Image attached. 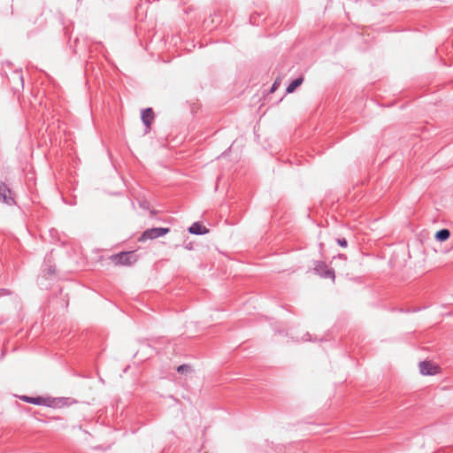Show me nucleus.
Here are the masks:
<instances>
[{
	"instance_id": "1",
	"label": "nucleus",
	"mask_w": 453,
	"mask_h": 453,
	"mask_svg": "<svg viewBox=\"0 0 453 453\" xmlns=\"http://www.w3.org/2000/svg\"><path fill=\"white\" fill-rule=\"evenodd\" d=\"M170 232V228L168 227H152L145 230L141 237L139 238L140 242H143L146 240H153L157 237L163 236Z\"/></svg>"
},
{
	"instance_id": "2",
	"label": "nucleus",
	"mask_w": 453,
	"mask_h": 453,
	"mask_svg": "<svg viewBox=\"0 0 453 453\" xmlns=\"http://www.w3.org/2000/svg\"><path fill=\"white\" fill-rule=\"evenodd\" d=\"M314 271L324 279H331L334 280L335 275L334 269L328 267L324 262H317Z\"/></svg>"
},
{
	"instance_id": "3",
	"label": "nucleus",
	"mask_w": 453,
	"mask_h": 453,
	"mask_svg": "<svg viewBox=\"0 0 453 453\" xmlns=\"http://www.w3.org/2000/svg\"><path fill=\"white\" fill-rule=\"evenodd\" d=\"M132 252H120L111 257L112 262L115 265H129L132 264Z\"/></svg>"
},
{
	"instance_id": "4",
	"label": "nucleus",
	"mask_w": 453,
	"mask_h": 453,
	"mask_svg": "<svg viewBox=\"0 0 453 453\" xmlns=\"http://www.w3.org/2000/svg\"><path fill=\"white\" fill-rule=\"evenodd\" d=\"M10 194L11 189L6 186L5 183L0 181V202L12 204L14 201L13 198L9 196Z\"/></svg>"
},
{
	"instance_id": "5",
	"label": "nucleus",
	"mask_w": 453,
	"mask_h": 453,
	"mask_svg": "<svg viewBox=\"0 0 453 453\" xmlns=\"http://www.w3.org/2000/svg\"><path fill=\"white\" fill-rule=\"evenodd\" d=\"M419 371L423 375H434L437 372V366L429 361H422L419 363Z\"/></svg>"
},
{
	"instance_id": "6",
	"label": "nucleus",
	"mask_w": 453,
	"mask_h": 453,
	"mask_svg": "<svg viewBox=\"0 0 453 453\" xmlns=\"http://www.w3.org/2000/svg\"><path fill=\"white\" fill-rule=\"evenodd\" d=\"M154 119V113L151 108H147L142 111V120L143 124L150 127Z\"/></svg>"
},
{
	"instance_id": "7",
	"label": "nucleus",
	"mask_w": 453,
	"mask_h": 453,
	"mask_svg": "<svg viewBox=\"0 0 453 453\" xmlns=\"http://www.w3.org/2000/svg\"><path fill=\"white\" fill-rule=\"evenodd\" d=\"M188 232L192 234H207L209 230L199 222H195L188 227Z\"/></svg>"
},
{
	"instance_id": "8",
	"label": "nucleus",
	"mask_w": 453,
	"mask_h": 453,
	"mask_svg": "<svg viewBox=\"0 0 453 453\" xmlns=\"http://www.w3.org/2000/svg\"><path fill=\"white\" fill-rule=\"evenodd\" d=\"M21 399L26 403L35 404V405H43V404H45V402H46L45 398L41 397V396L31 397V396L23 395L21 397Z\"/></svg>"
},
{
	"instance_id": "9",
	"label": "nucleus",
	"mask_w": 453,
	"mask_h": 453,
	"mask_svg": "<svg viewBox=\"0 0 453 453\" xmlns=\"http://www.w3.org/2000/svg\"><path fill=\"white\" fill-rule=\"evenodd\" d=\"M56 274V267L53 265H44V268L42 269V277L48 279L50 276H53Z\"/></svg>"
},
{
	"instance_id": "10",
	"label": "nucleus",
	"mask_w": 453,
	"mask_h": 453,
	"mask_svg": "<svg viewBox=\"0 0 453 453\" xmlns=\"http://www.w3.org/2000/svg\"><path fill=\"white\" fill-rule=\"evenodd\" d=\"M449 235H450L449 230L443 228V229L439 230L435 234V239L439 242H444L449 239Z\"/></svg>"
},
{
	"instance_id": "11",
	"label": "nucleus",
	"mask_w": 453,
	"mask_h": 453,
	"mask_svg": "<svg viewBox=\"0 0 453 453\" xmlns=\"http://www.w3.org/2000/svg\"><path fill=\"white\" fill-rule=\"evenodd\" d=\"M303 81V77H299L296 80H294L287 88L286 92L290 94L293 93L297 87H299Z\"/></svg>"
},
{
	"instance_id": "12",
	"label": "nucleus",
	"mask_w": 453,
	"mask_h": 453,
	"mask_svg": "<svg viewBox=\"0 0 453 453\" xmlns=\"http://www.w3.org/2000/svg\"><path fill=\"white\" fill-rule=\"evenodd\" d=\"M191 367L188 365H181L178 366L177 371L180 373L189 372Z\"/></svg>"
},
{
	"instance_id": "13",
	"label": "nucleus",
	"mask_w": 453,
	"mask_h": 453,
	"mask_svg": "<svg viewBox=\"0 0 453 453\" xmlns=\"http://www.w3.org/2000/svg\"><path fill=\"white\" fill-rule=\"evenodd\" d=\"M337 243L341 246V247H347L348 246V242L345 238H338L337 239Z\"/></svg>"
},
{
	"instance_id": "14",
	"label": "nucleus",
	"mask_w": 453,
	"mask_h": 453,
	"mask_svg": "<svg viewBox=\"0 0 453 453\" xmlns=\"http://www.w3.org/2000/svg\"><path fill=\"white\" fill-rule=\"evenodd\" d=\"M280 84V81H275L273 82V84L272 85V88H271V89H270V92H271V93H273V92H274V91L279 88Z\"/></svg>"
},
{
	"instance_id": "15",
	"label": "nucleus",
	"mask_w": 453,
	"mask_h": 453,
	"mask_svg": "<svg viewBox=\"0 0 453 453\" xmlns=\"http://www.w3.org/2000/svg\"><path fill=\"white\" fill-rule=\"evenodd\" d=\"M11 295V291L6 288H0V297Z\"/></svg>"
}]
</instances>
